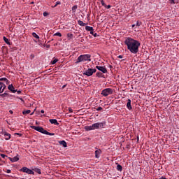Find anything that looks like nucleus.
<instances>
[{
	"label": "nucleus",
	"instance_id": "f257e3e1",
	"mask_svg": "<svg viewBox=\"0 0 179 179\" xmlns=\"http://www.w3.org/2000/svg\"><path fill=\"white\" fill-rule=\"evenodd\" d=\"M124 44L131 54H138L139 52V47H141V43L139 41L131 37H127L124 41Z\"/></svg>",
	"mask_w": 179,
	"mask_h": 179
},
{
	"label": "nucleus",
	"instance_id": "f03ea898",
	"mask_svg": "<svg viewBox=\"0 0 179 179\" xmlns=\"http://www.w3.org/2000/svg\"><path fill=\"white\" fill-rule=\"evenodd\" d=\"M31 128L35 131H37L38 132H41V134H43L44 135H50V136H54V135H55L54 133L48 132L42 127L31 126Z\"/></svg>",
	"mask_w": 179,
	"mask_h": 179
},
{
	"label": "nucleus",
	"instance_id": "7ed1b4c3",
	"mask_svg": "<svg viewBox=\"0 0 179 179\" xmlns=\"http://www.w3.org/2000/svg\"><path fill=\"white\" fill-rule=\"evenodd\" d=\"M90 55H81L78 57L76 64H79V62H85L86 61H92V59H90Z\"/></svg>",
	"mask_w": 179,
	"mask_h": 179
},
{
	"label": "nucleus",
	"instance_id": "20e7f679",
	"mask_svg": "<svg viewBox=\"0 0 179 179\" xmlns=\"http://www.w3.org/2000/svg\"><path fill=\"white\" fill-rule=\"evenodd\" d=\"M113 93L114 90H113V89L105 88L101 91V94L103 96V97H107V96H110V94H113Z\"/></svg>",
	"mask_w": 179,
	"mask_h": 179
},
{
	"label": "nucleus",
	"instance_id": "39448f33",
	"mask_svg": "<svg viewBox=\"0 0 179 179\" xmlns=\"http://www.w3.org/2000/svg\"><path fill=\"white\" fill-rule=\"evenodd\" d=\"M97 70L96 69H88L87 70L83 71V74L86 76H92L93 73H96Z\"/></svg>",
	"mask_w": 179,
	"mask_h": 179
},
{
	"label": "nucleus",
	"instance_id": "423d86ee",
	"mask_svg": "<svg viewBox=\"0 0 179 179\" xmlns=\"http://www.w3.org/2000/svg\"><path fill=\"white\" fill-rule=\"evenodd\" d=\"M104 125H106V122H97L92 124L93 131L94 129H99V128H103Z\"/></svg>",
	"mask_w": 179,
	"mask_h": 179
},
{
	"label": "nucleus",
	"instance_id": "0eeeda50",
	"mask_svg": "<svg viewBox=\"0 0 179 179\" xmlns=\"http://www.w3.org/2000/svg\"><path fill=\"white\" fill-rule=\"evenodd\" d=\"M21 171H22L23 173H27V174H31L32 176H34V171L27 167H22L21 169Z\"/></svg>",
	"mask_w": 179,
	"mask_h": 179
},
{
	"label": "nucleus",
	"instance_id": "6e6552de",
	"mask_svg": "<svg viewBox=\"0 0 179 179\" xmlns=\"http://www.w3.org/2000/svg\"><path fill=\"white\" fill-rule=\"evenodd\" d=\"M96 69L102 72V73H107V69L104 66H96Z\"/></svg>",
	"mask_w": 179,
	"mask_h": 179
},
{
	"label": "nucleus",
	"instance_id": "1a4fd4ad",
	"mask_svg": "<svg viewBox=\"0 0 179 179\" xmlns=\"http://www.w3.org/2000/svg\"><path fill=\"white\" fill-rule=\"evenodd\" d=\"M1 134L5 136V139L6 141H9V139H10V134H9L8 132L2 131Z\"/></svg>",
	"mask_w": 179,
	"mask_h": 179
},
{
	"label": "nucleus",
	"instance_id": "9d476101",
	"mask_svg": "<svg viewBox=\"0 0 179 179\" xmlns=\"http://www.w3.org/2000/svg\"><path fill=\"white\" fill-rule=\"evenodd\" d=\"M8 89L10 92H12V93H16V92H17V90H15V87H13V85H9Z\"/></svg>",
	"mask_w": 179,
	"mask_h": 179
},
{
	"label": "nucleus",
	"instance_id": "9b49d317",
	"mask_svg": "<svg viewBox=\"0 0 179 179\" xmlns=\"http://www.w3.org/2000/svg\"><path fill=\"white\" fill-rule=\"evenodd\" d=\"M49 122H50V124H54L55 125H59L57 119H50L49 120Z\"/></svg>",
	"mask_w": 179,
	"mask_h": 179
},
{
	"label": "nucleus",
	"instance_id": "f8f14e48",
	"mask_svg": "<svg viewBox=\"0 0 179 179\" xmlns=\"http://www.w3.org/2000/svg\"><path fill=\"white\" fill-rule=\"evenodd\" d=\"M100 155H101V150H97L95 151V157L96 159H99L100 158Z\"/></svg>",
	"mask_w": 179,
	"mask_h": 179
},
{
	"label": "nucleus",
	"instance_id": "ddd939ff",
	"mask_svg": "<svg viewBox=\"0 0 179 179\" xmlns=\"http://www.w3.org/2000/svg\"><path fill=\"white\" fill-rule=\"evenodd\" d=\"M8 159H9V160H10V162H12V163H15V162H18V160H19V157H17V156L14 157H13V158L9 157Z\"/></svg>",
	"mask_w": 179,
	"mask_h": 179
},
{
	"label": "nucleus",
	"instance_id": "4468645a",
	"mask_svg": "<svg viewBox=\"0 0 179 179\" xmlns=\"http://www.w3.org/2000/svg\"><path fill=\"white\" fill-rule=\"evenodd\" d=\"M59 145L63 146V148H66L68 146L66 141H59Z\"/></svg>",
	"mask_w": 179,
	"mask_h": 179
},
{
	"label": "nucleus",
	"instance_id": "2eb2a0df",
	"mask_svg": "<svg viewBox=\"0 0 179 179\" xmlns=\"http://www.w3.org/2000/svg\"><path fill=\"white\" fill-rule=\"evenodd\" d=\"M127 108H128V110L132 109V106L131 105V99L127 100Z\"/></svg>",
	"mask_w": 179,
	"mask_h": 179
},
{
	"label": "nucleus",
	"instance_id": "dca6fc26",
	"mask_svg": "<svg viewBox=\"0 0 179 179\" xmlns=\"http://www.w3.org/2000/svg\"><path fill=\"white\" fill-rule=\"evenodd\" d=\"M32 171H35V173H37L38 174H41V169L38 168H33Z\"/></svg>",
	"mask_w": 179,
	"mask_h": 179
},
{
	"label": "nucleus",
	"instance_id": "f3484780",
	"mask_svg": "<svg viewBox=\"0 0 179 179\" xmlns=\"http://www.w3.org/2000/svg\"><path fill=\"white\" fill-rule=\"evenodd\" d=\"M96 76H97V78H104V74H103V73L99 71V72H96Z\"/></svg>",
	"mask_w": 179,
	"mask_h": 179
},
{
	"label": "nucleus",
	"instance_id": "a211bd4d",
	"mask_svg": "<svg viewBox=\"0 0 179 179\" xmlns=\"http://www.w3.org/2000/svg\"><path fill=\"white\" fill-rule=\"evenodd\" d=\"M85 30H87V31H94V29H93V27L90 26H86Z\"/></svg>",
	"mask_w": 179,
	"mask_h": 179
},
{
	"label": "nucleus",
	"instance_id": "6ab92c4d",
	"mask_svg": "<svg viewBox=\"0 0 179 179\" xmlns=\"http://www.w3.org/2000/svg\"><path fill=\"white\" fill-rule=\"evenodd\" d=\"M85 131H93V127L92 126H85Z\"/></svg>",
	"mask_w": 179,
	"mask_h": 179
},
{
	"label": "nucleus",
	"instance_id": "aec40b11",
	"mask_svg": "<svg viewBox=\"0 0 179 179\" xmlns=\"http://www.w3.org/2000/svg\"><path fill=\"white\" fill-rule=\"evenodd\" d=\"M117 164V165L116 169L117 170V171H122V166L118 164Z\"/></svg>",
	"mask_w": 179,
	"mask_h": 179
},
{
	"label": "nucleus",
	"instance_id": "412c9836",
	"mask_svg": "<svg viewBox=\"0 0 179 179\" xmlns=\"http://www.w3.org/2000/svg\"><path fill=\"white\" fill-rule=\"evenodd\" d=\"M3 41H5V43H6V44H8V45H10V42H9V39H8V38L3 36Z\"/></svg>",
	"mask_w": 179,
	"mask_h": 179
},
{
	"label": "nucleus",
	"instance_id": "4be33fe9",
	"mask_svg": "<svg viewBox=\"0 0 179 179\" xmlns=\"http://www.w3.org/2000/svg\"><path fill=\"white\" fill-rule=\"evenodd\" d=\"M78 24H79L80 26H82V27L86 26V24L84 23V22L82 21V20H78Z\"/></svg>",
	"mask_w": 179,
	"mask_h": 179
},
{
	"label": "nucleus",
	"instance_id": "5701e85b",
	"mask_svg": "<svg viewBox=\"0 0 179 179\" xmlns=\"http://www.w3.org/2000/svg\"><path fill=\"white\" fill-rule=\"evenodd\" d=\"M30 113H31V110H24V111L22 112V114H23L24 115H26V114H30Z\"/></svg>",
	"mask_w": 179,
	"mask_h": 179
},
{
	"label": "nucleus",
	"instance_id": "b1692460",
	"mask_svg": "<svg viewBox=\"0 0 179 179\" xmlns=\"http://www.w3.org/2000/svg\"><path fill=\"white\" fill-rule=\"evenodd\" d=\"M169 1H170V3H173V4L178 3V0H169Z\"/></svg>",
	"mask_w": 179,
	"mask_h": 179
},
{
	"label": "nucleus",
	"instance_id": "393cba45",
	"mask_svg": "<svg viewBox=\"0 0 179 179\" xmlns=\"http://www.w3.org/2000/svg\"><path fill=\"white\" fill-rule=\"evenodd\" d=\"M32 36L35 38H37V39L40 38V36H38V35H37V34H36L35 32L32 33Z\"/></svg>",
	"mask_w": 179,
	"mask_h": 179
},
{
	"label": "nucleus",
	"instance_id": "a878e982",
	"mask_svg": "<svg viewBox=\"0 0 179 179\" xmlns=\"http://www.w3.org/2000/svg\"><path fill=\"white\" fill-rule=\"evenodd\" d=\"M58 62V59H54L52 62H51V64L52 65H55V64Z\"/></svg>",
	"mask_w": 179,
	"mask_h": 179
},
{
	"label": "nucleus",
	"instance_id": "bb28decb",
	"mask_svg": "<svg viewBox=\"0 0 179 179\" xmlns=\"http://www.w3.org/2000/svg\"><path fill=\"white\" fill-rule=\"evenodd\" d=\"M6 96H9V94L5 92L3 94H0V97H6Z\"/></svg>",
	"mask_w": 179,
	"mask_h": 179
},
{
	"label": "nucleus",
	"instance_id": "cd10ccee",
	"mask_svg": "<svg viewBox=\"0 0 179 179\" xmlns=\"http://www.w3.org/2000/svg\"><path fill=\"white\" fill-rule=\"evenodd\" d=\"M76 9H78V5L73 6L72 7V10H73V12H74V13H75V12H76Z\"/></svg>",
	"mask_w": 179,
	"mask_h": 179
},
{
	"label": "nucleus",
	"instance_id": "c85d7f7f",
	"mask_svg": "<svg viewBox=\"0 0 179 179\" xmlns=\"http://www.w3.org/2000/svg\"><path fill=\"white\" fill-rule=\"evenodd\" d=\"M101 3L102 6H104V8H107V4H106V3L104 2V0H101Z\"/></svg>",
	"mask_w": 179,
	"mask_h": 179
},
{
	"label": "nucleus",
	"instance_id": "c756f323",
	"mask_svg": "<svg viewBox=\"0 0 179 179\" xmlns=\"http://www.w3.org/2000/svg\"><path fill=\"white\" fill-rule=\"evenodd\" d=\"M54 36H57L58 37H62V34L60 32H57Z\"/></svg>",
	"mask_w": 179,
	"mask_h": 179
},
{
	"label": "nucleus",
	"instance_id": "7c9ffc66",
	"mask_svg": "<svg viewBox=\"0 0 179 179\" xmlns=\"http://www.w3.org/2000/svg\"><path fill=\"white\" fill-rule=\"evenodd\" d=\"M68 38H73V34H67Z\"/></svg>",
	"mask_w": 179,
	"mask_h": 179
},
{
	"label": "nucleus",
	"instance_id": "2f4dec72",
	"mask_svg": "<svg viewBox=\"0 0 179 179\" xmlns=\"http://www.w3.org/2000/svg\"><path fill=\"white\" fill-rule=\"evenodd\" d=\"M5 81V82H8V78H0V82H2V81Z\"/></svg>",
	"mask_w": 179,
	"mask_h": 179
},
{
	"label": "nucleus",
	"instance_id": "473e14b6",
	"mask_svg": "<svg viewBox=\"0 0 179 179\" xmlns=\"http://www.w3.org/2000/svg\"><path fill=\"white\" fill-rule=\"evenodd\" d=\"M95 109L96 110V111H101V110H103V108L99 106V107H98V108H96Z\"/></svg>",
	"mask_w": 179,
	"mask_h": 179
},
{
	"label": "nucleus",
	"instance_id": "72a5a7b5",
	"mask_svg": "<svg viewBox=\"0 0 179 179\" xmlns=\"http://www.w3.org/2000/svg\"><path fill=\"white\" fill-rule=\"evenodd\" d=\"M1 157H2V159H5V157H8V156L5 154H1Z\"/></svg>",
	"mask_w": 179,
	"mask_h": 179
},
{
	"label": "nucleus",
	"instance_id": "f704fd0d",
	"mask_svg": "<svg viewBox=\"0 0 179 179\" xmlns=\"http://www.w3.org/2000/svg\"><path fill=\"white\" fill-rule=\"evenodd\" d=\"M141 24H142V22H139L138 21H137L136 23V26H141Z\"/></svg>",
	"mask_w": 179,
	"mask_h": 179
},
{
	"label": "nucleus",
	"instance_id": "c9c22d12",
	"mask_svg": "<svg viewBox=\"0 0 179 179\" xmlns=\"http://www.w3.org/2000/svg\"><path fill=\"white\" fill-rule=\"evenodd\" d=\"M29 58H30V59H34V55L31 54V55L29 56Z\"/></svg>",
	"mask_w": 179,
	"mask_h": 179
},
{
	"label": "nucleus",
	"instance_id": "e433bc0d",
	"mask_svg": "<svg viewBox=\"0 0 179 179\" xmlns=\"http://www.w3.org/2000/svg\"><path fill=\"white\" fill-rule=\"evenodd\" d=\"M3 89H2V92H3L5 90V89H6V85H5V84H3Z\"/></svg>",
	"mask_w": 179,
	"mask_h": 179
},
{
	"label": "nucleus",
	"instance_id": "4c0bfd02",
	"mask_svg": "<svg viewBox=\"0 0 179 179\" xmlns=\"http://www.w3.org/2000/svg\"><path fill=\"white\" fill-rule=\"evenodd\" d=\"M43 16H48V12H44L43 13Z\"/></svg>",
	"mask_w": 179,
	"mask_h": 179
},
{
	"label": "nucleus",
	"instance_id": "58836bf2",
	"mask_svg": "<svg viewBox=\"0 0 179 179\" xmlns=\"http://www.w3.org/2000/svg\"><path fill=\"white\" fill-rule=\"evenodd\" d=\"M2 87H3V85L0 87V93H3V92H2Z\"/></svg>",
	"mask_w": 179,
	"mask_h": 179
},
{
	"label": "nucleus",
	"instance_id": "ea45409f",
	"mask_svg": "<svg viewBox=\"0 0 179 179\" xmlns=\"http://www.w3.org/2000/svg\"><path fill=\"white\" fill-rule=\"evenodd\" d=\"M16 92H17V94H22V91H20V90H17Z\"/></svg>",
	"mask_w": 179,
	"mask_h": 179
},
{
	"label": "nucleus",
	"instance_id": "a19ab883",
	"mask_svg": "<svg viewBox=\"0 0 179 179\" xmlns=\"http://www.w3.org/2000/svg\"><path fill=\"white\" fill-rule=\"evenodd\" d=\"M58 5H61V1H57L56 2V6H58Z\"/></svg>",
	"mask_w": 179,
	"mask_h": 179
},
{
	"label": "nucleus",
	"instance_id": "79ce46f5",
	"mask_svg": "<svg viewBox=\"0 0 179 179\" xmlns=\"http://www.w3.org/2000/svg\"><path fill=\"white\" fill-rule=\"evenodd\" d=\"M69 113H73V110H72V108H69Z\"/></svg>",
	"mask_w": 179,
	"mask_h": 179
},
{
	"label": "nucleus",
	"instance_id": "37998d69",
	"mask_svg": "<svg viewBox=\"0 0 179 179\" xmlns=\"http://www.w3.org/2000/svg\"><path fill=\"white\" fill-rule=\"evenodd\" d=\"M107 9H110V8H111V6L110 5H106V7Z\"/></svg>",
	"mask_w": 179,
	"mask_h": 179
},
{
	"label": "nucleus",
	"instance_id": "c03bdc74",
	"mask_svg": "<svg viewBox=\"0 0 179 179\" xmlns=\"http://www.w3.org/2000/svg\"><path fill=\"white\" fill-rule=\"evenodd\" d=\"M11 171H10V169H7L6 173H8L9 174L10 173H11Z\"/></svg>",
	"mask_w": 179,
	"mask_h": 179
},
{
	"label": "nucleus",
	"instance_id": "a18cd8bd",
	"mask_svg": "<svg viewBox=\"0 0 179 179\" xmlns=\"http://www.w3.org/2000/svg\"><path fill=\"white\" fill-rule=\"evenodd\" d=\"M15 135H19L20 136H22V134L20 133H15Z\"/></svg>",
	"mask_w": 179,
	"mask_h": 179
},
{
	"label": "nucleus",
	"instance_id": "49530a36",
	"mask_svg": "<svg viewBox=\"0 0 179 179\" xmlns=\"http://www.w3.org/2000/svg\"><path fill=\"white\" fill-rule=\"evenodd\" d=\"M90 34H92V36H93V35L94 34V31H90Z\"/></svg>",
	"mask_w": 179,
	"mask_h": 179
},
{
	"label": "nucleus",
	"instance_id": "de8ad7c7",
	"mask_svg": "<svg viewBox=\"0 0 179 179\" xmlns=\"http://www.w3.org/2000/svg\"><path fill=\"white\" fill-rule=\"evenodd\" d=\"M93 36H94V37H97V36H98L97 33L94 34Z\"/></svg>",
	"mask_w": 179,
	"mask_h": 179
},
{
	"label": "nucleus",
	"instance_id": "09e8293b",
	"mask_svg": "<svg viewBox=\"0 0 179 179\" xmlns=\"http://www.w3.org/2000/svg\"><path fill=\"white\" fill-rule=\"evenodd\" d=\"M66 87V85H64L63 86H62V89H65Z\"/></svg>",
	"mask_w": 179,
	"mask_h": 179
},
{
	"label": "nucleus",
	"instance_id": "8fccbe9b",
	"mask_svg": "<svg viewBox=\"0 0 179 179\" xmlns=\"http://www.w3.org/2000/svg\"><path fill=\"white\" fill-rule=\"evenodd\" d=\"M50 47H51L50 45H46V48H50Z\"/></svg>",
	"mask_w": 179,
	"mask_h": 179
},
{
	"label": "nucleus",
	"instance_id": "3c124183",
	"mask_svg": "<svg viewBox=\"0 0 179 179\" xmlns=\"http://www.w3.org/2000/svg\"><path fill=\"white\" fill-rule=\"evenodd\" d=\"M41 114H44V110H41Z\"/></svg>",
	"mask_w": 179,
	"mask_h": 179
},
{
	"label": "nucleus",
	"instance_id": "603ef678",
	"mask_svg": "<svg viewBox=\"0 0 179 179\" xmlns=\"http://www.w3.org/2000/svg\"><path fill=\"white\" fill-rule=\"evenodd\" d=\"M117 57L122 59L123 57H122V55H119Z\"/></svg>",
	"mask_w": 179,
	"mask_h": 179
},
{
	"label": "nucleus",
	"instance_id": "864d4df0",
	"mask_svg": "<svg viewBox=\"0 0 179 179\" xmlns=\"http://www.w3.org/2000/svg\"><path fill=\"white\" fill-rule=\"evenodd\" d=\"M9 113H10V114H13V110H10Z\"/></svg>",
	"mask_w": 179,
	"mask_h": 179
},
{
	"label": "nucleus",
	"instance_id": "5fc2aeb1",
	"mask_svg": "<svg viewBox=\"0 0 179 179\" xmlns=\"http://www.w3.org/2000/svg\"><path fill=\"white\" fill-rule=\"evenodd\" d=\"M57 4H55L54 6H52V8H57Z\"/></svg>",
	"mask_w": 179,
	"mask_h": 179
},
{
	"label": "nucleus",
	"instance_id": "6e6d98bb",
	"mask_svg": "<svg viewBox=\"0 0 179 179\" xmlns=\"http://www.w3.org/2000/svg\"><path fill=\"white\" fill-rule=\"evenodd\" d=\"M161 179H167V178H166L164 177H162Z\"/></svg>",
	"mask_w": 179,
	"mask_h": 179
},
{
	"label": "nucleus",
	"instance_id": "4d7b16f0",
	"mask_svg": "<svg viewBox=\"0 0 179 179\" xmlns=\"http://www.w3.org/2000/svg\"><path fill=\"white\" fill-rule=\"evenodd\" d=\"M0 85H3V83L0 82Z\"/></svg>",
	"mask_w": 179,
	"mask_h": 179
},
{
	"label": "nucleus",
	"instance_id": "13d9d810",
	"mask_svg": "<svg viewBox=\"0 0 179 179\" xmlns=\"http://www.w3.org/2000/svg\"><path fill=\"white\" fill-rule=\"evenodd\" d=\"M33 114H34V112L31 113V115H33Z\"/></svg>",
	"mask_w": 179,
	"mask_h": 179
},
{
	"label": "nucleus",
	"instance_id": "bf43d9fd",
	"mask_svg": "<svg viewBox=\"0 0 179 179\" xmlns=\"http://www.w3.org/2000/svg\"><path fill=\"white\" fill-rule=\"evenodd\" d=\"M134 26H136V24H133V25H132V27H134Z\"/></svg>",
	"mask_w": 179,
	"mask_h": 179
}]
</instances>
